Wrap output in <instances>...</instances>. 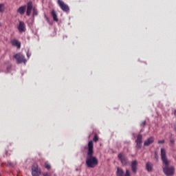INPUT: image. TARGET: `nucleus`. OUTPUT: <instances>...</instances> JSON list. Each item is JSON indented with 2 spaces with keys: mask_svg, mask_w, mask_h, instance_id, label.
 Masks as SVG:
<instances>
[{
  "mask_svg": "<svg viewBox=\"0 0 176 176\" xmlns=\"http://www.w3.org/2000/svg\"><path fill=\"white\" fill-rule=\"evenodd\" d=\"M14 58L16 60L17 64H21V63H27V60L24 58V56L21 54H16L14 56Z\"/></svg>",
  "mask_w": 176,
  "mask_h": 176,
  "instance_id": "nucleus-5",
  "label": "nucleus"
},
{
  "mask_svg": "<svg viewBox=\"0 0 176 176\" xmlns=\"http://www.w3.org/2000/svg\"><path fill=\"white\" fill-rule=\"evenodd\" d=\"M52 16L54 21H58V18L57 17V12L54 10L52 11Z\"/></svg>",
  "mask_w": 176,
  "mask_h": 176,
  "instance_id": "nucleus-15",
  "label": "nucleus"
},
{
  "mask_svg": "<svg viewBox=\"0 0 176 176\" xmlns=\"http://www.w3.org/2000/svg\"><path fill=\"white\" fill-rule=\"evenodd\" d=\"M175 115H176V111H175Z\"/></svg>",
  "mask_w": 176,
  "mask_h": 176,
  "instance_id": "nucleus-25",
  "label": "nucleus"
},
{
  "mask_svg": "<svg viewBox=\"0 0 176 176\" xmlns=\"http://www.w3.org/2000/svg\"><path fill=\"white\" fill-rule=\"evenodd\" d=\"M18 30L19 32H25V23L23 21H19V24L18 25Z\"/></svg>",
  "mask_w": 176,
  "mask_h": 176,
  "instance_id": "nucleus-8",
  "label": "nucleus"
},
{
  "mask_svg": "<svg viewBox=\"0 0 176 176\" xmlns=\"http://www.w3.org/2000/svg\"><path fill=\"white\" fill-rule=\"evenodd\" d=\"M44 176H51V175H50V174H49V173H45V174H44Z\"/></svg>",
  "mask_w": 176,
  "mask_h": 176,
  "instance_id": "nucleus-23",
  "label": "nucleus"
},
{
  "mask_svg": "<svg viewBox=\"0 0 176 176\" xmlns=\"http://www.w3.org/2000/svg\"><path fill=\"white\" fill-rule=\"evenodd\" d=\"M31 12H32V3L29 2L28 3V8H27V12H26L27 16H30Z\"/></svg>",
  "mask_w": 176,
  "mask_h": 176,
  "instance_id": "nucleus-10",
  "label": "nucleus"
},
{
  "mask_svg": "<svg viewBox=\"0 0 176 176\" xmlns=\"http://www.w3.org/2000/svg\"><path fill=\"white\" fill-rule=\"evenodd\" d=\"M135 142L138 148H141V146H142V135H138V139L136 140Z\"/></svg>",
  "mask_w": 176,
  "mask_h": 176,
  "instance_id": "nucleus-9",
  "label": "nucleus"
},
{
  "mask_svg": "<svg viewBox=\"0 0 176 176\" xmlns=\"http://www.w3.org/2000/svg\"><path fill=\"white\" fill-rule=\"evenodd\" d=\"M41 174H42V170H41V168H39V166H38L37 164H34L32 166V175L41 176Z\"/></svg>",
  "mask_w": 176,
  "mask_h": 176,
  "instance_id": "nucleus-3",
  "label": "nucleus"
},
{
  "mask_svg": "<svg viewBox=\"0 0 176 176\" xmlns=\"http://www.w3.org/2000/svg\"><path fill=\"white\" fill-rule=\"evenodd\" d=\"M153 165L151 162H147L146 164V168L148 173L152 172Z\"/></svg>",
  "mask_w": 176,
  "mask_h": 176,
  "instance_id": "nucleus-13",
  "label": "nucleus"
},
{
  "mask_svg": "<svg viewBox=\"0 0 176 176\" xmlns=\"http://www.w3.org/2000/svg\"><path fill=\"white\" fill-rule=\"evenodd\" d=\"M144 124H145V122H144Z\"/></svg>",
  "mask_w": 176,
  "mask_h": 176,
  "instance_id": "nucleus-26",
  "label": "nucleus"
},
{
  "mask_svg": "<svg viewBox=\"0 0 176 176\" xmlns=\"http://www.w3.org/2000/svg\"><path fill=\"white\" fill-rule=\"evenodd\" d=\"M118 160L121 162L122 166H127L129 164V159L126 158L124 154L120 153L118 155Z\"/></svg>",
  "mask_w": 176,
  "mask_h": 176,
  "instance_id": "nucleus-4",
  "label": "nucleus"
},
{
  "mask_svg": "<svg viewBox=\"0 0 176 176\" xmlns=\"http://www.w3.org/2000/svg\"><path fill=\"white\" fill-rule=\"evenodd\" d=\"M170 142H171L172 144H174V140H170Z\"/></svg>",
  "mask_w": 176,
  "mask_h": 176,
  "instance_id": "nucleus-24",
  "label": "nucleus"
},
{
  "mask_svg": "<svg viewBox=\"0 0 176 176\" xmlns=\"http://www.w3.org/2000/svg\"><path fill=\"white\" fill-rule=\"evenodd\" d=\"M33 14L34 16H38V10L36 9L33 10Z\"/></svg>",
  "mask_w": 176,
  "mask_h": 176,
  "instance_id": "nucleus-20",
  "label": "nucleus"
},
{
  "mask_svg": "<svg viewBox=\"0 0 176 176\" xmlns=\"http://www.w3.org/2000/svg\"><path fill=\"white\" fill-rule=\"evenodd\" d=\"M5 10V6L3 4H0V12H3Z\"/></svg>",
  "mask_w": 176,
  "mask_h": 176,
  "instance_id": "nucleus-19",
  "label": "nucleus"
},
{
  "mask_svg": "<svg viewBox=\"0 0 176 176\" xmlns=\"http://www.w3.org/2000/svg\"><path fill=\"white\" fill-rule=\"evenodd\" d=\"M164 140L158 141V144H164Z\"/></svg>",
  "mask_w": 176,
  "mask_h": 176,
  "instance_id": "nucleus-21",
  "label": "nucleus"
},
{
  "mask_svg": "<svg viewBox=\"0 0 176 176\" xmlns=\"http://www.w3.org/2000/svg\"><path fill=\"white\" fill-rule=\"evenodd\" d=\"M137 164H138V162L137 161H133L131 162V168H132V171L133 173H134L135 174V173H137Z\"/></svg>",
  "mask_w": 176,
  "mask_h": 176,
  "instance_id": "nucleus-12",
  "label": "nucleus"
},
{
  "mask_svg": "<svg viewBox=\"0 0 176 176\" xmlns=\"http://www.w3.org/2000/svg\"><path fill=\"white\" fill-rule=\"evenodd\" d=\"M11 43L12 46H16L18 49H20V47H21V43H20V41L16 39L11 41Z\"/></svg>",
  "mask_w": 176,
  "mask_h": 176,
  "instance_id": "nucleus-11",
  "label": "nucleus"
},
{
  "mask_svg": "<svg viewBox=\"0 0 176 176\" xmlns=\"http://www.w3.org/2000/svg\"><path fill=\"white\" fill-rule=\"evenodd\" d=\"M93 141H94V142H97V141H98V135H97V134H95Z\"/></svg>",
  "mask_w": 176,
  "mask_h": 176,
  "instance_id": "nucleus-18",
  "label": "nucleus"
},
{
  "mask_svg": "<svg viewBox=\"0 0 176 176\" xmlns=\"http://www.w3.org/2000/svg\"><path fill=\"white\" fill-rule=\"evenodd\" d=\"M18 13L20 14H24L25 13V6H21L17 10Z\"/></svg>",
  "mask_w": 176,
  "mask_h": 176,
  "instance_id": "nucleus-16",
  "label": "nucleus"
},
{
  "mask_svg": "<svg viewBox=\"0 0 176 176\" xmlns=\"http://www.w3.org/2000/svg\"><path fill=\"white\" fill-rule=\"evenodd\" d=\"M116 175L117 176H130V171L129 170V169H126L124 174V171L123 170V169H122V168L118 167L117 168Z\"/></svg>",
  "mask_w": 176,
  "mask_h": 176,
  "instance_id": "nucleus-6",
  "label": "nucleus"
},
{
  "mask_svg": "<svg viewBox=\"0 0 176 176\" xmlns=\"http://www.w3.org/2000/svg\"><path fill=\"white\" fill-rule=\"evenodd\" d=\"M45 168H47V170H50V168H52V166H50V164L45 162Z\"/></svg>",
  "mask_w": 176,
  "mask_h": 176,
  "instance_id": "nucleus-17",
  "label": "nucleus"
},
{
  "mask_svg": "<svg viewBox=\"0 0 176 176\" xmlns=\"http://www.w3.org/2000/svg\"><path fill=\"white\" fill-rule=\"evenodd\" d=\"M27 56L28 58L31 57V53H30V52H27Z\"/></svg>",
  "mask_w": 176,
  "mask_h": 176,
  "instance_id": "nucleus-22",
  "label": "nucleus"
},
{
  "mask_svg": "<svg viewBox=\"0 0 176 176\" xmlns=\"http://www.w3.org/2000/svg\"><path fill=\"white\" fill-rule=\"evenodd\" d=\"M154 139L153 138H148L147 140H146L144 142V145L145 146H149V145H151V144L153 143Z\"/></svg>",
  "mask_w": 176,
  "mask_h": 176,
  "instance_id": "nucleus-14",
  "label": "nucleus"
},
{
  "mask_svg": "<svg viewBox=\"0 0 176 176\" xmlns=\"http://www.w3.org/2000/svg\"><path fill=\"white\" fill-rule=\"evenodd\" d=\"M94 144L93 141H89L88 143V152L87 157L86 160V164L87 167H90L91 168H94L97 164H98V160L96 157H93V151Z\"/></svg>",
  "mask_w": 176,
  "mask_h": 176,
  "instance_id": "nucleus-2",
  "label": "nucleus"
},
{
  "mask_svg": "<svg viewBox=\"0 0 176 176\" xmlns=\"http://www.w3.org/2000/svg\"><path fill=\"white\" fill-rule=\"evenodd\" d=\"M58 5L60 6V9H62L63 12H69V6L65 4L64 1L61 0H58Z\"/></svg>",
  "mask_w": 176,
  "mask_h": 176,
  "instance_id": "nucleus-7",
  "label": "nucleus"
},
{
  "mask_svg": "<svg viewBox=\"0 0 176 176\" xmlns=\"http://www.w3.org/2000/svg\"><path fill=\"white\" fill-rule=\"evenodd\" d=\"M166 151L165 148H161V159L163 164V171L166 176H173L175 174V168L174 166H169L170 161L167 160Z\"/></svg>",
  "mask_w": 176,
  "mask_h": 176,
  "instance_id": "nucleus-1",
  "label": "nucleus"
}]
</instances>
